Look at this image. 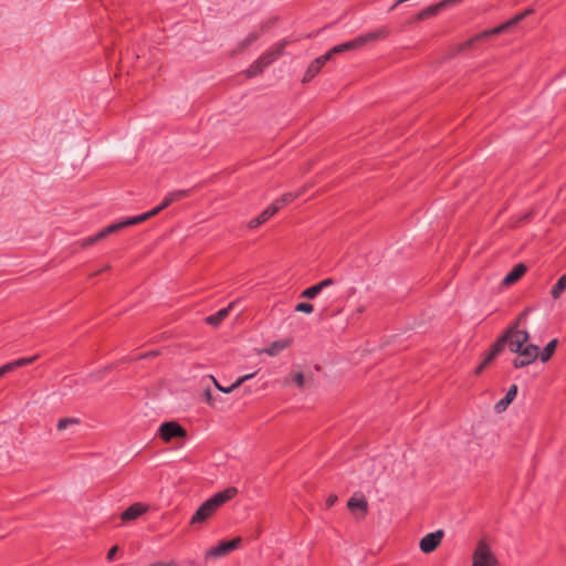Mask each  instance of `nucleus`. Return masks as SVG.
I'll list each match as a JSON object with an SVG mask.
<instances>
[{
    "label": "nucleus",
    "instance_id": "nucleus-27",
    "mask_svg": "<svg viewBox=\"0 0 566 566\" xmlns=\"http://www.w3.org/2000/svg\"><path fill=\"white\" fill-rule=\"evenodd\" d=\"M263 32V27L261 28V31L260 32H256V31H253V32H250L240 43H239V50L240 51H243L245 50L249 45H251L253 42H255L260 35L262 34Z\"/></svg>",
    "mask_w": 566,
    "mask_h": 566
},
{
    "label": "nucleus",
    "instance_id": "nucleus-6",
    "mask_svg": "<svg viewBox=\"0 0 566 566\" xmlns=\"http://www.w3.org/2000/svg\"><path fill=\"white\" fill-rule=\"evenodd\" d=\"M538 346L533 344H528L525 345V347H522L521 350L516 353L518 356L513 360L514 368H523L535 361V359L538 357Z\"/></svg>",
    "mask_w": 566,
    "mask_h": 566
},
{
    "label": "nucleus",
    "instance_id": "nucleus-13",
    "mask_svg": "<svg viewBox=\"0 0 566 566\" xmlns=\"http://www.w3.org/2000/svg\"><path fill=\"white\" fill-rule=\"evenodd\" d=\"M516 395H517V386L511 385L509 390L506 391L505 396L495 403V406H494L495 412L501 413L504 410H506V408L510 406V403L515 399Z\"/></svg>",
    "mask_w": 566,
    "mask_h": 566
},
{
    "label": "nucleus",
    "instance_id": "nucleus-5",
    "mask_svg": "<svg viewBox=\"0 0 566 566\" xmlns=\"http://www.w3.org/2000/svg\"><path fill=\"white\" fill-rule=\"evenodd\" d=\"M472 566H497V559L484 541H479L473 553Z\"/></svg>",
    "mask_w": 566,
    "mask_h": 566
},
{
    "label": "nucleus",
    "instance_id": "nucleus-12",
    "mask_svg": "<svg viewBox=\"0 0 566 566\" xmlns=\"http://www.w3.org/2000/svg\"><path fill=\"white\" fill-rule=\"evenodd\" d=\"M237 301L231 302L227 307L219 310L217 313L209 315L205 318L206 323L210 326L217 327L229 315Z\"/></svg>",
    "mask_w": 566,
    "mask_h": 566
},
{
    "label": "nucleus",
    "instance_id": "nucleus-30",
    "mask_svg": "<svg viewBox=\"0 0 566 566\" xmlns=\"http://www.w3.org/2000/svg\"><path fill=\"white\" fill-rule=\"evenodd\" d=\"M441 11L439 3L432 4L418 13V20H424L438 14Z\"/></svg>",
    "mask_w": 566,
    "mask_h": 566
},
{
    "label": "nucleus",
    "instance_id": "nucleus-31",
    "mask_svg": "<svg viewBox=\"0 0 566 566\" xmlns=\"http://www.w3.org/2000/svg\"><path fill=\"white\" fill-rule=\"evenodd\" d=\"M38 358H39V355H34L31 357H21V358L12 360V363H13L14 369H18L20 367H24L27 365L34 363Z\"/></svg>",
    "mask_w": 566,
    "mask_h": 566
},
{
    "label": "nucleus",
    "instance_id": "nucleus-45",
    "mask_svg": "<svg viewBox=\"0 0 566 566\" xmlns=\"http://www.w3.org/2000/svg\"><path fill=\"white\" fill-rule=\"evenodd\" d=\"M438 3H439V7H440L441 10L446 9L449 6L455 4L454 1H452V0H442V1L438 2Z\"/></svg>",
    "mask_w": 566,
    "mask_h": 566
},
{
    "label": "nucleus",
    "instance_id": "nucleus-48",
    "mask_svg": "<svg viewBox=\"0 0 566 566\" xmlns=\"http://www.w3.org/2000/svg\"><path fill=\"white\" fill-rule=\"evenodd\" d=\"M480 365H481L483 368H485L489 364H488V363H485L484 360H482V361L480 363Z\"/></svg>",
    "mask_w": 566,
    "mask_h": 566
},
{
    "label": "nucleus",
    "instance_id": "nucleus-19",
    "mask_svg": "<svg viewBox=\"0 0 566 566\" xmlns=\"http://www.w3.org/2000/svg\"><path fill=\"white\" fill-rule=\"evenodd\" d=\"M266 60H263V54L256 60L254 61L250 67L248 69V75L250 77L252 76H255L258 74H260L266 66L270 65V63H265Z\"/></svg>",
    "mask_w": 566,
    "mask_h": 566
},
{
    "label": "nucleus",
    "instance_id": "nucleus-49",
    "mask_svg": "<svg viewBox=\"0 0 566 566\" xmlns=\"http://www.w3.org/2000/svg\"><path fill=\"white\" fill-rule=\"evenodd\" d=\"M4 376L2 367H0V377Z\"/></svg>",
    "mask_w": 566,
    "mask_h": 566
},
{
    "label": "nucleus",
    "instance_id": "nucleus-1",
    "mask_svg": "<svg viewBox=\"0 0 566 566\" xmlns=\"http://www.w3.org/2000/svg\"><path fill=\"white\" fill-rule=\"evenodd\" d=\"M238 490L233 486L227 488L206 500L191 517V524L202 523L209 518L222 504L235 496Z\"/></svg>",
    "mask_w": 566,
    "mask_h": 566
},
{
    "label": "nucleus",
    "instance_id": "nucleus-44",
    "mask_svg": "<svg viewBox=\"0 0 566 566\" xmlns=\"http://www.w3.org/2000/svg\"><path fill=\"white\" fill-rule=\"evenodd\" d=\"M337 501V495L331 494L326 500V506L332 507Z\"/></svg>",
    "mask_w": 566,
    "mask_h": 566
},
{
    "label": "nucleus",
    "instance_id": "nucleus-21",
    "mask_svg": "<svg viewBox=\"0 0 566 566\" xmlns=\"http://www.w3.org/2000/svg\"><path fill=\"white\" fill-rule=\"evenodd\" d=\"M505 337H499L496 342L492 345L491 350L485 355L483 360L488 364H490L502 350V343L504 342Z\"/></svg>",
    "mask_w": 566,
    "mask_h": 566
},
{
    "label": "nucleus",
    "instance_id": "nucleus-35",
    "mask_svg": "<svg viewBox=\"0 0 566 566\" xmlns=\"http://www.w3.org/2000/svg\"><path fill=\"white\" fill-rule=\"evenodd\" d=\"M171 198H168L167 196H165V198L163 199V201L157 206L155 207L154 209H151V213L153 216H156L158 214L160 211H163L165 208L169 207L171 205Z\"/></svg>",
    "mask_w": 566,
    "mask_h": 566
},
{
    "label": "nucleus",
    "instance_id": "nucleus-37",
    "mask_svg": "<svg viewBox=\"0 0 566 566\" xmlns=\"http://www.w3.org/2000/svg\"><path fill=\"white\" fill-rule=\"evenodd\" d=\"M295 311L311 314L314 311V306L311 303L301 302L295 306Z\"/></svg>",
    "mask_w": 566,
    "mask_h": 566
},
{
    "label": "nucleus",
    "instance_id": "nucleus-11",
    "mask_svg": "<svg viewBox=\"0 0 566 566\" xmlns=\"http://www.w3.org/2000/svg\"><path fill=\"white\" fill-rule=\"evenodd\" d=\"M331 60V54H323L314 59L305 71L303 82H310L316 74L319 73L322 66Z\"/></svg>",
    "mask_w": 566,
    "mask_h": 566
},
{
    "label": "nucleus",
    "instance_id": "nucleus-29",
    "mask_svg": "<svg viewBox=\"0 0 566 566\" xmlns=\"http://www.w3.org/2000/svg\"><path fill=\"white\" fill-rule=\"evenodd\" d=\"M81 423V420L78 418L74 417H66L59 419L56 423V428L60 431L66 430L71 426H78Z\"/></svg>",
    "mask_w": 566,
    "mask_h": 566
},
{
    "label": "nucleus",
    "instance_id": "nucleus-7",
    "mask_svg": "<svg viewBox=\"0 0 566 566\" xmlns=\"http://www.w3.org/2000/svg\"><path fill=\"white\" fill-rule=\"evenodd\" d=\"M158 436L164 441L169 442L175 438H185L187 432L178 422L167 421L160 424Z\"/></svg>",
    "mask_w": 566,
    "mask_h": 566
},
{
    "label": "nucleus",
    "instance_id": "nucleus-20",
    "mask_svg": "<svg viewBox=\"0 0 566 566\" xmlns=\"http://www.w3.org/2000/svg\"><path fill=\"white\" fill-rule=\"evenodd\" d=\"M557 343H558V340L556 338H554L546 344V346L543 348V350L541 353L538 352L539 359L543 363L551 359V357L553 356V354L556 349Z\"/></svg>",
    "mask_w": 566,
    "mask_h": 566
},
{
    "label": "nucleus",
    "instance_id": "nucleus-2",
    "mask_svg": "<svg viewBox=\"0 0 566 566\" xmlns=\"http://www.w3.org/2000/svg\"><path fill=\"white\" fill-rule=\"evenodd\" d=\"M386 35H387V30L386 29L370 31V32L360 34V35L356 36L355 39H353L350 41L337 44V45L333 46L326 53L331 54V57H332L334 54H339V53H343L345 51H352V50L359 49V48L364 46L365 44H367L369 42H375V41H378L380 39H384V38H386Z\"/></svg>",
    "mask_w": 566,
    "mask_h": 566
},
{
    "label": "nucleus",
    "instance_id": "nucleus-33",
    "mask_svg": "<svg viewBox=\"0 0 566 566\" xmlns=\"http://www.w3.org/2000/svg\"><path fill=\"white\" fill-rule=\"evenodd\" d=\"M188 195H189V190L180 189V190L170 191L166 196L168 198H171V202L174 203L176 201H179V200L186 198Z\"/></svg>",
    "mask_w": 566,
    "mask_h": 566
},
{
    "label": "nucleus",
    "instance_id": "nucleus-15",
    "mask_svg": "<svg viewBox=\"0 0 566 566\" xmlns=\"http://www.w3.org/2000/svg\"><path fill=\"white\" fill-rule=\"evenodd\" d=\"M287 44L286 40H283L275 45H273L269 51L263 53V60H266L265 63H273L279 56H281L284 52V49Z\"/></svg>",
    "mask_w": 566,
    "mask_h": 566
},
{
    "label": "nucleus",
    "instance_id": "nucleus-41",
    "mask_svg": "<svg viewBox=\"0 0 566 566\" xmlns=\"http://www.w3.org/2000/svg\"><path fill=\"white\" fill-rule=\"evenodd\" d=\"M149 566H178V563L176 560L156 562Z\"/></svg>",
    "mask_w": 566,
    "mask_h": 566
},
{
    "label": "nucleus",
    "instance_id": "nucleus-9",
    "mask_svg": "<svg viewBox=\"0 0 566 566\" xmlns=\"http://www.w3.org/2000/svg\"><path fill=\"white\" fill-rule=\"evenodd\" d=\"M444 536L443 530H437L436 532L428 533L424 535L419 543V547L422 553L429 554L440 545L442 538Z\"/></svg>",
    "mask_w": 566,
    "mask_h": 566
},
{
    "label": "nucleus",
    "instance_id": "nucleus-4",
    "mask_svg": "<svg viewBox=\"0 0 566 566\" xmlns=\"http://www.w3.org/2000/svg\"><path fill=\"white\" fill-rule=\"evenodd\" d=\"M500 337H505L502 343L503 349L509 345L512 353H517L522 347H525L524 344L528 340L530 334L526 329H518L516 325H512Z\"/></svg>",
    "mask_w": 566,
    "mask_h": 566
},
{
    "label": "nucleus",
    "instance_id": "nucleus-24",
    "mask_svg": "<svg viewBox=\"0 0 566 566\" xmlns=\"http://www.w3.org/2000/svg\"><path fill=\"white\" fill-rule=\"evenodd\" d=\"M566 289V274H563L558 280L557 282L553 285L552 287V291H551V295L554 300H557L559 298V296L562 295V293L565 291Z\"/></svg>",
    "mask_w": 566,
    "mask_h": 566
},
{
    "label": "nucleus",
    "instance_id": "nucleus-26",
    "mask_svg": "<svg viewBox=\"0 0 566 566\" xmlns=\"http://www.w3.org/2000/svg\"><path fill=\"white\" fill-rule=\"evenodd\" d=\"M289 340H275L269 345L265 353L270 356H275L289 346Z\"/></svg>",
    "mask_w": 566,
    "mask_h": 566
},
{
    "label": "nucleus",
    "instance_id": "nucleus-8",
    "mask_svg": "<svg viewBox=\"0 0 566 566\" xmlns=\"http://www.w3.org/2000/svg\"><path fill=\"white\" fill-rule=\"evenodd\" d=\"M240 544H241L240 537H235V538H233L231 541H227V542H221L218 545L212 546L210 549H208L206 553V557L207 558L223 557V556L230 554L231 552H233L234 549H237L240 546Z\"/></svg>",
    "mask_w": 566,
    "mask_h": 566
},
{
    "label": "nucleus",
    "instance_id": "nucleus-10",
    "mask_svg": "<svg viewBox=\"0 0 566 566\" xmlns=\"http://www.w3.org/2000/svg\"><path fill=\"white\" fill-rule=\"evenodd\" d=\"M279 211L277 203H271L268 208H265L258 217L251 219L248 222V229L254 230L261 224L265 223L271 217H273Z\"/></svg>",
    "mask_w": 566,
    "mask_h": 566
},
{
    "label": "nucleus",
    "instance_id": "nucleus-46",
    "mask_svg": "<svg viewBox=\"0 0 566 566\" xmlns=\"http://www.w3.org/2000/svg\"><path fill=\"white\" fill-rule=\"evenodd\" d=\"M205 394H206L207 402L211 405V403H212V402H211L212 397H211V392H210V390H209V389H207Z\"/></svg>",
    "mask_w": 566,
    "mask_h": 566
},
{
    "label": "nucleus",
    "instance_id": "nucleus-32",
    "mask_svg": "<svg viewBox=\"0 0 566 566\" xmlns=\"http://www.w3.org/2000/svg\"><path fill=\"white\" fill-rule=\"evenodd\" d=\"M322 291L319 290L318 285L317 284H314L310 287H307L306 290H304L302 293H301V297H305V298H315Z\"/></svg>",
    "mask_w": 566,
    "mask_h": 566
},
{
    "label": "nucleus",
    "instance_id": "nucleus-14",
    "mask_svg": "<svg viewBox=\"0 0 566 566\" xmlns=\"http://www.w3.org/2000/svg\"><path fill=\"white\" fill-rule=\"evenodd\" d=\"M526 272V265L518 263L503 277V285H511L517 282Z\"/></svg>",
    "mask_w": 566,
    "mask_h": 566
},
{
    "label": "nucleus",
    "instance_id": "nucleus-34",
    "mask_svg": "<svg viewBox=\"0 0 566 566\" xmlns=\"http://www.w3.org/2000/svg\"><path fill=\"white\" fill-rule=\"evenodd\" d=\"M171 198H168L167 196H165V198L163 199V201L157 206L155 207L154 209H151V213L153 216H156L158 214L160 211H163L165 208L169 207L171 205Z\"/></svg>",
    "mask_w": 566,
    "mask_h": 566
},
{
    "label": "nucleus",
    "instance_id": "nucleus-22",
    "mask_svg": "<svg viewBox=\"0 0 566 566\" xmlns=\"http://www.w3.org/2000/svg\"><path fill=\"white\" fill-rule=\"evenodd\" d=\"M347 507L349 510L359 509L363 512H367L368 510V503L367 500L364 496L357 497L353 496L347 502Z\"/></svg>",
    "mask_w": 566,
    "mask_h": 566
},
{
    "label": "nucleus",
    "instance_id": "nucleus-17",
    "mask_svg": "<svg viewBox=\"0 0 566 566\" xmlns=\"http://www.w3.org/2000/svg\"><path fill=\"white\" fill-rule=\"evenodd\" d=\"M145 512L146 507L142 503H134L122 513V520L124 522L133 521L139 517Z\"/></svg>",
    "mask_w": 566,
    "mask_h": 566
},
{
    "label": "nucleus",
    "instance_id": "nucleus-16",
    "mask_svg": "<svg viewBox=\"0 0 566 566\" xmlns=\"http://www.w3.org/2000/svg\"><path fill=\"white\" fill-rule=\"evenodd\" d=\"M287 44L286 40H283L275 45H273L269 51L263 53V60H266L265 63H273L279 56H281L284 52V49Z\"/></svg>",
    "mask_w": 566,
    "mask_h": 566
},
{
    "label": "nucleus",
    "instance_id": "nucleus-3",
    "mask_svg": "<svg viewBox=\"0 0 566 566\" xmlns=\"http://www.w3.org/2000/svg\"><path fill=\"white\" fill-rule=\"evenodd\" d=\"M532 12H533L532 9H526L525 11L514 15L512 19L507 20L506 22H504L493 29L483 31L482 33L478 34L475 38L465 41L462 44V49L470 48L473 45L474 42L480 41L484 38H489L491 35H496V34H500V33L509 30L510 28L520 23L526 15H528Z\"/></svg>",
    "mask_w": 566,
    "mask_h": 566
},
{
    "label": "nucleus",
    "instance_id": "nucleus-47",
    "mask_svg": "<svg viewBox=\"0 0 566 566\" xmlns=\"http://www.w3.org/2000/svg\"><path fill=\"white\" fill-rule=\"evenodd\" d=\"M483 369H484V368L479 364V365L476 366L475 370H474V374H475V375H480V374L483 371Z\"/></svg>",
    "mask_w": 566,
    "mask_h": 566
},
{
    "label": "nucleus",
    "instance_id": "nucleus-18",
    "mask_svg": "<svg viewBox=\"0 0 566 566\" xmlns=\"http://www.w3.org/2000/svg\"><path fill=\"white\" fill-rule=\"evenodd\" d=\"M254 376H255V373L247 374L244 376H241L229 387L220 386L214 378H213V381H214V385L218 388V390H220L221 392H224V394H230L234 389L239 388L243 382H245L247 380L253 378Z\"/></svg>",
    "mask_w": 566,
    "mask_h": 566
},
{
    "label": "nucleus",
    "instance_id": "nucleus-40",
    "mask_svg": "<svg viewBox=\"0 0 566 566\" xmlns=\"http://www.w3.org/2000/svg\"><path fill=\"white\" fill-rule=\"evenodd\" d=\"M293 381L298 386L302 387L304 385V375L302 373H297L293 377Z\"/></svg>",
    "mask_w": 566,
    "mask_h": 566
},
{
    "label": "nucleus",
    "instance_id": "nucleus-28",
    "mask_svg": "<svg viewBox=\"0 0 566 566\" xmlns=\"http://www.w3.org/2000/svg\"><path fill=\"white\" fill-rule=\"evenodd\" d=\"M151 217H154V216H153L151 211L149 210V211H147L145 213H142V214H138V216L125 219L124 220V224L126 227L135 226V224H138L140 222H144V221L148 220Z\"/></svg>",
    "mask_w": 566,
    "mask_h": 566
},
{
    "label": "nucleus",
    "instance_id": "nucleus-39",
    "mask_svg": "<svg viewBox=\"0 0 566 566\" xmlns=\"http://www.w3.org/2000/svg\"><path fill=\"white\" fill-rule=\"evenodd\" d=\"M334 284H335V280L333 277L324 279L317 283L321 291H323L325 287L332 286Z\"/></svg>",
    "mask_w": 566,
    "mask_h": 566
},
{
    "label": "nucleus",
    "instance_id": "nucleus-36",
    "mask_svg": "<svg viewBox=\"0 0 566 566\" xmlns=\"http://www.w3.org/2000/svg\"><path fill=\"white\" fill-rule=\"evenodd\" d=\"M533 311L532 307H526L516 318L515 323L513 325H516L518 327L520 325L525 324L527 316Z\"/></svg>",
    "mask_w": 566,
    "mask_h": 566
},
{
    "label": "nucleus",
    "instance_id": "nucleus-43",
    "mask_svg": "<svg viewBox=\"0 0 566 566\" xmlns=\"http://www.w3.org/2000/svg\"><path fill=\"white\" fill-rule=\"evenodd\" d=\"M118 547L117 546H113L108 552H107V555H106V558L108 562H112L114 558H115V555H116V552H117Z\"/></svg>",
    "mask_w": 566,
    "mask_h": 566
},
{
    "label": "nucleus",
    "instance_id": "nucleus-25",
    "mask_svg": "<svg viewBox=\"0 0 566 566\" xmlns=\"http://www.w3.org/2000/svg\"><path fill=\"white\" fill-rule=\"evenodd\" d=\"M125 227L126 226L124 224V220H122L119 222H115L113 224H109V226L103 228L101 231H98V238L104 239L107 235L113 234Z\"/></svg>",
    "mask_w": 566,
    "mask_h": 566
},
{
    "label": "nucleus",
    "instance_id": "nucleus-38",
    "mask_svg": "<svg viewBox=\"0 0 566 566\" xmlns=\"http://www.w3.org/2000/svg\"><path fill=\"white\" fill-rule=\"evenodd\" d=\"M99 240H102V239L98 238V232H97L94 235H91V237H87V238L83 239L82 240V247L86 248V247L93 245L94 243H96Z\"/></svg>",
    "mask_w": 566,
    "mask_h": 566
},
{
    "label": "nucleus",
    "instance_id": "nucleus-23",
    "mask_svg": "<svg viewBox=\"0 0 566 566\" xmlns=\"http://www.w3.org/2000/svg\"><path fill=\"white\" fill-rule=\"evenodd\" d=\"M302 195V190H298L296 192H286L282 195L280 198H277L273 203L279 205V210L283 208L285 205L291 203L293 200L298 198Z\"/></svg>",
    "mask_w": 566,
    "mask_h": 566
},
{
    "label": "nucleus",
    "instance_id": "nucleus-42",
    "mask_svg": "<svg viewBox=\"0 0 566 566\" xmlns=\"http://www.w3.org/2000/svg\"><path fill=\"white\" fill-rule=\"evenodd\" d=\"M1 367L3 369L4 375L15 370L12 361H9V363L2 365Z\"/></svg>",
    "mask_w": 566,
    "mask_h": 566
}]
</instances>
